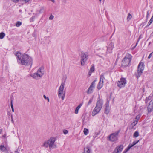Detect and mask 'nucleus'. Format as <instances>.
I'll list each match as a JSON object with an SVG mask.
<instances>
[{
    "instance_id": "6",
    "label": "nucleus",
    "mask_w": 153,
    "mask_h": 153,
    "mask_svg": "<svg viewBox=\"0 0 153 153\" xmlns=\"http://www.w3.org/2000/svg\"><path fill=\"white\" fill-rule=\"evenodd\" d=\"M120 130H119L116 132L112 133L107 137V139L111 142H116L118 140V135Z\"/></svg>"
},
{
    "instance_id": "34",
    "label": "nucleus",
    "mask_w": 153,
    "mask_h": 153,
    "mask_svg": "<svg viewBox=\"0 0 153 153\" xmlns=\"http://www.w3.org/2000/svg\"><path fill=\"white\" fill-rule=\"evenodd\" d=\"M10 105H11V108H12V112H14V108H13V105L12 104V101H11V102Z\"/></svg>"
},
{
    "instance_id": "18",
    "label": "nucleus",
    "mask_w": 153,
    "mask_h": 153,
    "mask_svg": "<svg viewBox=\"0 0 153 153\" xmlns=\"http://www.w3.org/2000/svg\"><path fill=\"white\" fill-rule=\"evenodd\" d=\"M39 74L36 72V73H34L33 74H31L30 76L34 79L36 80H38L39 79L41 78L39 77Z\"/></svg>"
},
{
    "instance_id": "11",
    "label": "nucleus",
    "mask_w": 153,
    "mask_h": 153,
    "mask_svg": "<svg viewBox=\"0 0 153 153\" xmlns=\"http://www.w3.org/2000/svg\"><path fill=\"white\" fill-rule=\"evenodd\" d=\"M110 97L109 99L107 98L106 99V103L105 104V111L104 113L106 114H108L110 112V107L109 106V102L110 101Z\"/></svg>"
},
{
    "instance_id": "45",
    "label": "nucleus",
    "mask_w": 153,
    "mask_h": 153,
    "mask_svg": "<svg viewBox=\"0 0 153 153\" xmlns=\"http://www.w3.org/2000/svg\"><path fill=\"white\" fill-rule=\"evenodd\" d=\"M100 53H101V54H104L105 53V51H102V52H100Z\"/></svg>"
},
{
    "instance_id": "52",
    "label": "nucleus",
    "mask_w": 153,
    "mask_h": 153,
    "mask_svg": "<svg viewBox=\"0 0 153 153\" xmlns=\"http://www.w3.org/2000/svg\"><path fill=\"white\" fill-rule=\"evenodd\" d=\"M6 135L5 134H4L3 136V137H6Z\"/></svg>"
},
{
    "instance_id": "36",
    "label": "nucleus",
    "mask_w": 153,
    "mask_h": 153,
    "mask_svg": "<svg viewBox=\"0 0 153 153\" xmlns=\"http://www.w3.org/2000/svg\"><path fill=\"white\" fill-rule=\"evenodd\" d=\"M140 115H138L137 116L135 117V119L136 120H138H138L140 119Z\"/></svg>"
},
{
    "instance_id": "40",
    "label": "nucleus",
    "mask_w": 153,
    "mask_h": 153,
    "mask_svg": "<svg viewBox=\"0 0 153 153\" xmlns=\"http://www.w3.org/2000/svg\"><path fill=\"white\" fill-rule=\"evenodd\" d=\"M153 53V52H152V53H151L149 54V56H148V59H150L151 58V57H152V56Z\"/></svg>"
},
{
    "instance_id": "46",
    "label": "nucleus",
    "mask_w": 153,
    "mask_h": 153,
    "mask_svg": "<svg viewBox=\"0 0 153 153\" xmlns=\"http://www.w3.org/2000/svg\"><path fill=\"white\" fill-rule=\"evenodd\" d=\"M22 1H24L26 3L28 2H29L30 0H22Z\"/></svg>"
},
{
    "instance_id": "56",
    "label": "nucleus",
    "mask_w": 153,
    "mask_h": 153,
    "mask_svg": "<svg viewBox=\"0 0 153 153\" xmlns=\"http://www.w3.org/2000/svg\"><path fill=\"white\" fill-rule=\"evenodd\" d=\"M152 96L153 97V93L152 94Z\"/></svg>"
},
{
    "instance_id": "33",
    "label": "nucleus",
    "mask_w": 153,
    "mask_h": 153,
    "mask_svg": "<svg viewBox=\"0 0 153 153\" xmlns=\"http://www.w3.org/2000/svg\"><path fill=\"white\" fill-rule=\"evenodd\" d=\"M94 70V66H92L90 69V71L91 72L90 74H91L92 72H93Z\"/></svg>"
},
{
    "instance_id": "24",
    "label": "nucleus",
    "mask_w": 153,
    "mask_h": 153,
    "mask_svg": "<svg viewBox=\"0 0 153 153\" xmlns=\"http://www.w3.org/2000/svg\"><path fill=\"white\" fill-rule=\"evenodd\" d=\"M105 79L104 75L103 74H101L100 76V81L102 82H104L103 81Z\"/></svg>"
},
{
    "instance_id": "3",
    "label": "nucleus",
    "mask_w": 153,
    "mask_h": 153,
    "mask_svg": "<svg viewBox=\"0 0 153 153\" xmlns=\"http://www.w3.org/2000/svg\"><path fill=\"white\" fill-rule=\"evenodd\" d=\"M103 103V100L100 98L99 96L97 99L96 106L92 112V115L93 116H94L99 113L102 108Z\"/></svg>"
},
{
    "instance_id": "14",
    "label": "nucleus",
    "mask_w": 153,
    "mask_h": 153,
    "mask_svg": "<svg viewBox=\"0 0 153 153\" xmlns=\"http://www.w3.org/2000/svg\"><path fill=\"white\" fill-rule=\"evenodd\" d=\"M140 66L139 65V67H138L137 70V72L135 73V75L137 79L142 75L143 71L142 69L141 70L140 69Z\"/></svg>"
},
{
    "instance_id": "31",
    "label": "nucleus",
    "mask_w": 153,
    "mask_h": 153,
    "mask_svg": "<svg viewBox=\"0 0 153 153\" xmlns=\"http://www.w3.org/2000/svg\"><path fill=\"white\" fill-rule=\"evenodd\" d=\"M151 98L152 97L150 96H149L148 97H146L145 100L146 103L148 102V101L149 100H150L151 99Z\"/></svg>"
},
{
    "instance_id": "37",
    "label": "nucleus",
    "mask_w": 153,
    "mask_h": 153,
    "mask_svg": "<svg viewBox=\"0 0 153 153\" xmlns=\"http://www.w3.org/2000/svg\"><path fill=\"white\" fill-rule=\"evenodd\" d=\"M63 133L65 134H66L68 133V131L67 130H63Z\"/></svg>"
},
{
    "instance_id": "35",
    "label": "nucleus",
    "mask_w": 153,
    "mask_h": 153,
    "mask_svg": "<svg viewBox=\"0 0 153 153\" xmlns=\"http://www.w3.org/2000/svg\"><path fill=\"white\" fill-rule=\"evenodd\" d=\"M134 146L133 144H130L128 146L127 148L128 149V150H129L131 148Z\"/></svg>"
},
{
    "instance_id": "21",
    "label": "nucleus",
    "mask_w": 153,
    "mask_h": 153,
    "mask_svg": "<svg viewBox=\"0 0 153 153\" xmlns=\"http://www.w3.org/2000/svg\"><path fill=\"white\" fill-rule=\"evenodd\" d=\"M104 82L100 81L97 86V88L98 90L101 89L103 87Z\"/></svg>"
},
{
    "instance_id": "53",
    "label": "nucleus",
    "mask_w": 153,
    "mask_h": 153,
    "mask_svg": "<svg viewBox=\"0 0 153 153\" xmlns=\"http://www.w3.org/2000/svg\"><path fill=\"white\" fill-rule=\"evenodd\" d=\"M90 73H91V72H90V71H89V73H88V74H89V76L91 75V74H90Z\"/></svg>"
},
{
    "instance_id": "13",
    "label": "nucleus",
    "mask_w": 153,
    "mask_h": 153,
    "mask_svg": "<svg viewBox=\"0 0 153 153\" xmlns=\"http://www.w3.org/2000/svg\"><path fill=\"white\" fill-rule=\"evenodd\" d=\"M147 109L149 113H150L153 111V100H151L149 103L147 107Z\"/></svg>"
},
{
    "instance_id": "48",
    "label": "nucleus",
    "mask_w": 153,
    "mask_h": 153,
    "mask_svg": "<svg viewBox=\"0 0 153 153\" xmlns=\"http://www.w3.org/2000/svg\"><path fill=\"white\" fill-rule=\"evenodd\" d=\"M43 97H44V98L45 99H47V97H46V96L45 95H43Z\"/></svg>"
},
{
    "instance_id": "38",
    "label": "nucleus",
    "mask_w": 153,
    "mask_h": 153,
    "mask_svg": "<svg viewBox=\"0 0 153 153\" xmlns=\"http://www.w3.org/2000/svg\"><path fill=\"white\" fill-rule=\"evenodd\" d=\"M139 141V140L137 141H134L133 143V145L134 146L136 145L137 143H138Z\"/></svg>"
},
{
    "instance_id": "27",
    "label": "nucleus",
    "mask_w": 153,
    "mask_h": 153,
    "mask_svg": "<svg viewBox=\"0 0 153 153\" xmlns=\"http://www.w3.org/2000/svg\"><path fill=\"white\" fill-rule=\"evenodd\" d=\"M83 132L84 134L86 135L88 134V130L87 128H85L84 129Z\"/></svg>"
},
{
    "instance_id": "12",
    "label": "nucleus",
    "mask_w": 153,
    "mask_h": 153,
    "mask_svg": "<svg viewBox=\"0 0 153 153\" xmlns=\"http://www.w3.org/2000/svg\"><path fill=\"white\" fill-rule=\"evenodd\" d=\"M123 146L120 145L116 147L112 153H121L123 149Z\"/></svg>"
},
{
    "instance_id": "7",
    "label": "nucleus",
    "mask_w": 153,
    "mask_h": 153,
    "mask_svg": "<svg viewBox=\"0 0 153 153\" xmlns=\"http://www.w3.org/2000/svg\"><path fill=\"white\" fill-rule=\"evenodd\" d=\"M65 84L63 82L61 83L59 87L58 91V95L59 98H61L62 100H63L65 95V93L63 94V90L64 88Z\"/></svg>"
},
{
    "instance_id": "16",
    "label": "nucleus",
    "mask_w": 153,
    "mask_h": 153,
    "mask_svg": "<svg viewBox=\"0 0 153 153\" xmlns=\"http://www.w3.org/2000/svg\"><path fill=\"white\" fill-rule=\"evenodd\" d=\"M114 47V43L112 42H111L109 45L107 47V53H110L111 52V51L112 50Z\"/></svg>"
},
{
    "instance_id": "2",
    "label": "nucleus",
    "mask_w": 153,
    "mask_h": 153,
    "mask_svg": "<svg viewBox=\"0 0 153 153\" xmlns=\"http://www.w3.org/2000/svg\"><path fill=\"white\" fill-rule=\"evenodd\" d=\"M103 103V100L100 98L99 96L97 99L96 106L92 112V115L93 116H94L99 113L102 108Z\"/></svg>"
},
{
    "instance_id": "42",
    "label": "nucleus",
    "mask_w": 153,
    "mask_h": 153,
    "mask_svg": "<svg viewBox=\"0 0 153 153\" xmlns=\"http://www.w3.org/2000/svg\"><path fill=\"white\" fill-rule=\"evenodd\" d=\"M129 150H128V149L127 148L125 149V150L123 151V153H126L127 151H128Z\"/></svg>"
},
{
    "instance_id": "41",
    "label": "nucleus",
    "mask_w": 153,
    "mask_h": 153,
    "mask_svg": "<svg viewBox=\"0 0 153 153\" xmlns=\"http://www.w3.org/2000/svg\"><path fill=\"white\" fill-rule=\"evenodd\" d=\"M43 9V7L41 8V9L39 11V13H41L42 12V10Z\"/></svg>"
},
{
    "instance_id": "44",
    "label": "nucleus",
    "mask_w": 153,
    "mask_h": 153,
    "mask_svg": "<svg viewBox=\"0 0 153 153\" xmlns=\"http://www.w3.org/2000/svg\"><path fill=\"white\" fill-rule=\"evenodd\" d=\"M137 42L136 43V45H135V46L134 47H133L132 48H131V49L132 50H134L135 48L136 47V46H137Z\"/></svg>"
},
{
    "instance_id": "23",
    "label": "nucleus",
    "mask_w": 153,
    "mask_h": 153,
    "mask_svg": "<svg viewBox=\"0 0 153 153\" xmlns=\"http://www.w3.org/2000/svg\"><path fill=\"white\" fill-rule=\"evenodd\" d=\"M90 152L89 147L88 146H87L84 149L83 153H90Z\"/></svg>"
},
{
    "instance_id": "43",
    "label": "nucleus",
    "mask_w": 153,
    "mask_h": 153,
    "mask_svg": "<svg viewBox=\"0 0 153 153\" xmlns=\"http://www.w3.org/2000/svg\"><path fill=\"white\" fill-rule=\"evenodd\" d=\"M11 121L13 123H14V121L13 120V115L12 114H11Z\"/></svg>"
},
{
    "instance_id": "50",
    "label": "nucleus",
    "mask_w": 153,
    "mask_h": 153,
    "mask_svg": "<svg viewBox=\"0 0 153 153\" xmlns=\"http://www.w3.org/2000/svg\"><path fill=\"white\" fill-rule=\"evenodd\" d=\"M47 100H48V102H49V98H48V97H47Z\"/></svg>"
},
{
    "instance_id": "22",
    "label": "nucleus",
    "mask_w": 153,
    "mask_h": 153,
    "mask_svg": "<svg viewBox=\"0 0 153 153\" xmlns=\"http://www.w3.org/2000/svg\"><path fill=\"white\" fill-rule=\"evenodd\" d=\"M139 65L140 66H139V67H140L139 68H140V69L141 70V68H142V71H143V70L144 69V63H143L141 62H140L139 63L138 67H139Z\"/></svg>"
},
{
    "instance_id": "30",
    "label": "nucleus",
    "mask_w": 153,
    "mask_h": 153,
    "mask_svg": "<svg viewBox=\"0 0 153 153\" xmlns=\"http://www.w3.org/2000/svg\"><path fill=\"white\" fill-rule=\"evenodd\" d=\"M93 100V98H90L87 104V106L89 105L90 104H91V103L92 102Z\"/></svg>"
},
{
    "instance_id": "15",
    "label": "nucleus",
    "mask_w": 153,
    "mask_h": 153,
    "mask_svg": "<svg viewBox=\"0 0 153 153\" xmlns=\"http://www.w3.org/2000/svg\"><path fill=\"white\" fill-rule=\"evenodd\" d=\"M9 148L7 147H4V145L0 146V151L7 153H8Z\"/></svg>"
},
{
    "instance_id": "4",
    "label": "nucleus",
    "mask_w": 153,
    "mask_h": 153,
    "mask_svg": "<svg viewBox=\"0 0 153 153\" xmlns=\"http://www.w3.org/2000/svg\"><path fill=\"white\" fill-rule=\"evenodd\" d=\"M132 59L131 54L127 53L122 61L121 64L122 66H127L130 64Z\"/></svg>"
},
{
    "instance_id": "49",
    "label": "nucleus",
    "mask_w": 153,
    "mask_h": 153,
    "mask_svg": "<svg viewBox=\"0 0 153 153\" xmlns=\"http://www.w3.org/2000/svg\"><path fill=\"white\" fill-rule=\"evenodd\" d=\"M140 36L139 37V38H138V41H137V43H138V41H139V40H140Z\"/></svg>"
},
{
    "instance_id": "57",
    "label": "nucleus",
    "mask_w": 153,
    "mask_h": 153,
    "mask_svg": "<svg viewBox=\"0 0 153 153\" xmlns=\"http://www.w3.org/2000/svg\"><path fill=\"white\" fill-rule=\"evenodd\" d=\"M152 100H153V99H152Z\"/></svg>"
},
{
    "instance_id": "10",
    "label": "nucleus",
    "mask_w": 153,
    "mask_h": 153,
    "mask_svg": "<svg viewBox=\"0 0 153 153\" xmlns=\"http://www.w3.org/2000/svg\"><path fill=\"white\" fill-rule=\"evenodd\" d=\"M96 81V80H95L92 82L87 91V93L88 94H90L93 92V90L95 87V82Z\"/></svg>"
},
{
    "instance_id": "55",
    "label": "nucleus",
    "mask_w": 153,
    "mask_h": 153,
    "mask_svg": "<svg viewBox=\"0 0 153 153\" xmlns=\"http://www.w3.org/2000/svg\"><path fill=\"white\" fill-rule=\"evenodd\" d=\"M102 0H99V1L100 2H101Z\"/></svg>"
},
{
    "instance_id": "54",
    "label": "nucleus",
    "mask_w": 153,
    "mask_h": 153,
    "mask_svg": "<svg viewBox=\"0 0 153 153\" xmlns=\"http://www.w3.org/2000/svg\"><path fill=\"white\" fill-rule=\"evenodd\" d=\"M34 18V16H33V17H32V19H33V18Z\"/></svg>"
},
{
    "instance_id": "20",
    "label": "nucleus",
    "mask_w": 153,
    "mask_h": 153,
    "mask_svg": "<svg viewBox=\"0 0 153 153\" xmlns=\"http://www.w3.org/2000/svg\"><path fill=\"white\" fill-rule=\"evenodd\" d=\"M82 104H83L82 103H80L78 105V106L76 107V108L75 109V112H74V113L75 114H77L78 113L79 110L80 108L82 106Z\"/></svg>"
},
{
    "instance_id": "17",
    "label": "nucleus",
    "mask_w": 153,
    "mask_h": 153,
    "mask_svg": "<svg viewBox=\"0 0 153 153\" xmlns=\"http://www.w3.org/2000/svg\"><path fill=\"white\" fill-rule=\"evenodd\" d=\"M37 73L39 74V77H41L44 74V68L42 67H40L37 71Z\"/></svg>"
},
{
    "instance_id": "26",
    "label": "nucleus",
    "mask_w": 153,
    "mask_h": 153,
    "mask_svg": "<svg viewBox=\"0 0 153 153\" xmlns=\"http://www.w3.org/2000/svg\"><path fill=\"white\" fill-rule=\"evenodd\" d=\"M139 136V133L138 131H135L133 135V137H135L136 138L137 137H138Z\"/></svg>"
},
{
    "instance_id": "28",
    "label": "nucleus",
    "mask_w": 153,
    "mask_h": 153,
    "mask_svg": "<svg viewBox=\"0 0 153 153\" xmlns=\"http://www.w3.org/2000/svg\"><path fill=\"white\" fill-rule=\"evenodd\" d=\"M153 21V16H152L147 24V26H149Z\"/></svg>"
},
{
    "instance_id": "5",
    "label": "nucleus",
    "mask_w": 153,
    "mask_h": 153,
    "mask_svg": "<svg viewBox=\"0 0 153 153\" xmlns=\"http://www.w3.org/2000/svg\"><path fill=\"white\" fill-rule=\"evenodd\" d=\"M55 141V138L51 137L48 140L45 141L42 146L46 148L49 147L50 149H51Z\"/></svg>"
},
{
    "instance_id": "47",
    "label": "nucleus",
    "mask_w": 153,
    "mask_h": 153,
    "mask_svg": "<svg viewBox=\"0 0 153 153\" xmlns=\"http://www.w3.org/2000/svg\"><path fill=\"white\" fill-rule=\"evenodd\" d=\"M13 0V2H18L19 0Z\"/></svg>"
},
{
    "instance_id": "32",
    "label": "nucleus",
    "mask_w": 153,
    "mask_h": 153,
    "mask_svg": "<svg viewBox=\"0 0 153 153\" xmlns=\"http://www.w3.org/2000/svg\"><path fill=\"white\" fill-rule=\"evenodd\" d=\"M22 22L20 21H17L16 24V26L17 27H19L21 25Z\"/></svg>"
},
{
    "instance_id": "9",
    "label": "nucleus",
    "mask_w": 153,
    "mask_h": 153,
    "mask_svg": "<svg viewBox=\"0 0 153 153\" xmlns=\"http://www.w3.org/2000/svg\"><path fill=\"white\" fill-rule=\"evenodd\" d=\"M126 84V79L125 78H121L120 80L117 83V86L120 88L124 87Z\"/></svg>"
},
{
    "instance_id": "51",
    "label": "nucleus",
    "mask_w": 153,
    "mask_h": 153,
    "mask_svg": "<svg viewBox=\"0 0 153 153\" xmlns=\"http://www.w3.org/2000/svg\"><path fill=\"white\" fill-rule=\"evenodd\" d=\"M2 129H0V134H1V133L2 132Z\"/></svg>"
},
{
    "instance_id": "19",
    "label": "nucleus",
    "mask_w": 153,
    "mask_h": 153,
    "mask_svg": "<svg viewBox=\"0 0 153 153\" xmlns=\"http://www.w3.org/2000/svg\"><path fill=\"white\" fill-rule=\"evenodd\" d=\"M138 122V120H134L131 123V126L130 127V129H133L134 126L136 125Z\"/></svg>"
},
{
    "instance_id": "25",
    "label": "nucleus",
    "mask_w": 153,
    "mask_h": 153,
    "mask_svg": "<svg viewBox=\"0 0 153 153\" xmlns=\"http://www.w3.org/2000/svg\"><path fill=\"white\" fill-rule=\"evenodd\" d=\"M5 34L3 32H1L0 33V39H3L5 36Z\"/></svg>"
},
{
    "instance_id": "1",
    "label": "nucleus",
    "mask_w": 153,
    "mask_h": 153,
    "mask_svg": "<svg viewBox=\"0 0 153 153\" xmlns=\"http://www.w3.org/2000/svg\"><path fill=\"white\" fill-rule=\"evenodd\" d=\"M17 57L18 62L22 65L26 66L30 65L31 67L33 64L32 59L27 54L21 55L19 52H17L15 54Z\"/></svg>"
},
{
    "instance_id": "29",
    "label": "nucleus",
    "mask_w": 153,
    "mask_h": 153,
    "mask_svg": "<svg viewBox=\"0 0 153 153\" xmlns=\"http://www.w3.org/2000/svg\"><path fill=\"white\" fill-rule=\"evenodd\" d=\"M132 16L130 13H128V15L127 17V20L128 21H129L132 18Z\"/></svg>"
},
{
    "instance_id": "39",
    "label": "nucleus",
    "mask_w": 153,
    "mask_h": 153,
    "mask_svg": "<svg viewBox=\"0 0 153 153\" xmlns=\"http://www.w3.org/2000/svg\"><path fill=\"white\" fill-rule=\"evenodd\" d=\"M54 16L52 15H51L49 17V19L50 20H52L53 19Z\"/></svg>"
},
{
    "instance_id": "8",
    "label": "nucleus",
    "mask_w": 153,
    "mask_h": 153,
    "mask_svg": "<svg viewBox=\"0 0 153 153\" xmlns=\"http://www.w3.org/2000/svg\"><path fill=\"white\" fill-rule=\"evenodd\" d=\"M89 55L87 52H82L81 54V64L82 66L84 65L88 58Z\"/></svg>"
}]
</instances>
